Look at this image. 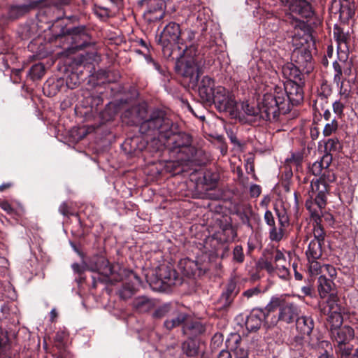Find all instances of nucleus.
<instances>
[{
  "label": "nucleus",
  "instance_id": "473e14b6",
  "mask_svg": "<svg viewBox=\"0 0 358 358\" xmlns=\"http://www.w3.org/2000/svg\"><path fill=\"white\" fill-rule=\"evenodd\" d=\"M236 231L231 225L226 224L222 229L220 240L224 242H231L236 237Z\"/></svg>",
  "mask_w": 358,
  "mask_h": 358
},
{
  "label": "nucleus",
  "instance_id": "f8f14e48",
  "mask_svg": "<svg viewBox=\"0 0 358 358\" xmlns=\"http://www.w3.org/2000/svg\"><path fill=\"white\" fill-rule=\"evenodd\" d=\"M157 275L159 280L164 285L173 286L180 282L176 270L169 266H160L157 271Z\"/></svg>",
  "mask_w": 358,
  "mask_h": 358
},
{
  "label": "nucleus",
  "instance_id": "5fc2aeb1",
  "mask_svg": "<svg viewBox=\"0 0 358 358\" xmlns=\"http://www.w3.org/2000/svg\"><path fill=\"white\" fill-rule=\"evenodd\" d=\"M259 293V289L258 288H252L249 289L244 292L243 295L247 298H250L255 295H257Z\"/></svg>",
  "mask_w": 358,
  "mask_h": 358
},
{
  "label": "nucleus",
  "instance_id": "69168bd1",
  "mask_svg": "<svg viewBox=\"0 0 358 358\" xmlns=\"http://www.w3.org/2000/svg\"><path fill=\"white\" fill-rule=\"evenodd\" d=\"M11 311H12V313L14 314L16 316L17 321L18 322H19V320H18V315L20 314L19 309L17 308V307L16 306H15L13 308L11 307Z\"/></svg>",
  "mask_w": 358,
  "mask_h": 358
},
{
  "label": "nucleus",
  "instance_id": "b1692460",
  "mask_svg": "<svg viewBox=\"0 0 358 358\" xmlns=\"http://www.w3.org/2000/svg\"><path fill=\"white\" fill-rule=\"evenodd\" d=\"M206 330L204 325L199 321H188L182 327V332L185 335L196 336L203 334Z\"/></svg>",
  "mask_w": 358,
  "mask_h": 358
},
{
  "label": "nucleus",
  "instance_id": "864d4df0",
  "mask_svg": "<svg viewBox=\"0 0 358 358\" xmlns=\"http://www.w3.org/2000/svg\"><path fill=\"white\" fill-rule=\"evenodd\" d=\"M314 239L318 240L321 243L324 240V235L322 229L320 227H317L314 229Z\"/></svg>",
  "mask_w": 358,
  "mask_h": 358
},
{
  "label": "nucleus",
  "instance_id": "39448f33",
  "mask_svg": "<svg viewBox=\"0 0 358 358\" xmlns=\"http://www.w3.org/2000/svg\"><path fill=\"white\" fill-rule=\"evenodd\" d=\"M281 2L289 9L285 22L294 29L293 31H299L301 28L308 30L306 24L299 17L308 18L313 15L310 5L305 0H281Z\"/></svg>",
  "mask_w": 358,
  "mask_h": 358
},
{
  "label": "nucleus",
  "instance_id": "09e8293b",
  "mask_svg": "<svg viewBox=\"0 0 358 358\" xmlns=\"http://www.w3.org/2000/svg\"><path fill=\"white\" fill-rule=\"evenodd\" d=\"M266 223L271 227L275 226V220L273 213L270 210H266L264 216Z\"/></svg>",
  "mask_w": 358,
  "mask_h": 358
},
{
  "label": "nucleus",
  "instance_id": "f03ea898",
  "mask_svg": "<svg viewBox=\"0 0 358 358\" xmlns=\"http://www.w3.org/2000/svg\"><path fill=\"white\" fill-rule=\"evenodd\" d=\"M303 80L287 82L285 89L275 87L273 93L264 94L261 106L263 117L276 119L279 113L290 110L289 103L299 104L303 99Z\"/></svg>",
  "mask_w": 358,
  "mask_h": 358
},
{
  "label": "nucleus",
  "instance_id": "e433bc0d",
  "mask_svg": "<svg viewBox=\"0 0 358 358\" xmlns=\"http://www.w3.org/2000/svg\"><path fill=\"white\" fill-rule=\"evenodd\" d=\"M229 286L220 296V302L224 306H229L234 299L233 288Z\"/></svg>",
  "mask_w": 358,
  "mask_h": 358
},
{
  "label": "nucleus",
  "instance_id": "bf43d9fd",
  "mask_svg": "<svg viewBox=\"0 0 358 358\" xmlns=\"http://www.w3.org/2000/svg\"><path fill=\"white\" fill-rule=\"evenodd\" d=\"M59 211L63 215H67V213H68L67 205L65 203H63L62 204H61L59 208Z\"/></svg>",
  "mask_w": 358,
  "mask_h": 358
},
{
  "label": "nucleus",
  "instance_id": "de8ad7c7",
  "mask_svg": "<svg viewBox=\"0 0 358 358\" xmlns=\"http://www.w3.org/2000/svg\"><path fill=\"white\" fill-rule=\"evenodd\" d=\"M341 358H358L357 350L352 352L351 348H347L343 350Z\"/></svg>",
  "mask_w": 358,
  "mask_h": 358
},
{
  "label": "nucleus",
  "instance_id": "4468645a",
  "mask_svg": "<svg viewBox=\"0 0 358 358\" xmlns=\"http://www.w3.org/2000/svg\"><path fill=\"white\" fill-rule=\"evenodd\" d=\"M215 87L213 78L209 76L203 77L199 87V94L203 102L206 103L210 101L215 91Z\"/></svg>",
  "mask_w": 358,
  "mask_h": 358
},
{
  "label": "nucleus",
  "instance_id": "6ab92c4d",
  "mask_svg": "<svg viewBox=\"0 0 358 358\" xmlns=\"http://www.w3.org/2000/svg\"><path fill=\"white\" fill-rule=\"evenodd\" d=\"M263 103V100L258 104L257 108H255L252 106H250L247 102H243L241 104V108H239L238 106H237V111L241 112V116L240 117H234V118H241V117H243L244 115H246L248 116H254V117H259V118L264 120H272L273 119H266L263 117V113L261 110V106Z\"/></svg>",
  "mask_w": 358,
  "mask_h": 358
},
{
  "label": "nucleus",
  "instance_id": "6e6552de",
  "mask_svg": "<svg viewBox=\"0 0 358 358\" xmlns=\"http://www.w3.org/2000/svg\"><path fill=\"white\" fill-rule=\"evenodd\" d=\"M203 58L201 56H196L178 60L175 69L178 74L189 78L191 83H196L200 75L203 73Z\"/></svg>",
  "mask_w": 358,
  "mask_h": 358
},
{
  "label": "nucleus",
  "instance_id": "58836bf2",
  "mask_svg": "<svg viewBox=\"0 0 358 358\" xmlns=\"http://www.w3.org/2000/svg\"><path fill=\"white\" fill-rule=\"evenodd\" d=\"M80 83L78 73L71 72L69 76L66 81V86L69 88H76Z\"/></svg>",
  "mask_w": 358,
  "mask_h": 358
},
{
  "label": "nucleus",
  "instance_id": "052dcab7",
  "mask_svg": "<svg viewBox=\"0 0 358 358\" xmlns=\"http://www.w3.org/2000/svg\"><path fill=\"white\" fill-rule=\"evenodd\" d=\"M245 169L248 173H252L254 171V166L252 162H250V159H248L247 160V163L245 164Z\"/></svg>",
  "mask_w": 358,
  "mask_h": 358
},
{
  "label": "nucleus",
  "instance_id": "72a5a7b5",
  "mask_svg": "<svg viewBox=\"0 0 358 358\" xmlns=\"http://www.w3.org/2000/svg\"><path fill=\"white\" fill-rule=\"evenodd\" d=\"M144 58L148 65H150L159 74L166 76L167 73L166 68L162 67L159 63L155 60L150 55L144 54Z\"/></svg>",
  "mask_w": 358,
  "mask_h": 358
},
{
  "label": "nucleus",
  "instance_id": "aec40b11",
  "mask_svg": "<svg viewBox=\"0 0 358 358\" xmlns=\"http://www.w3.org/2000/svg\"><path fill=\"white\" fill-rule=\"evenodd\" d=\"M298 307L293 303H286L280 309L279 319L287 322L291 323L298 318Z\"/></svg>",
  "mask_w": 358,
  "mask_h": 358
},
{
  "label": "nucleus",
  "instance_id": "774afa93",
  "mask_svg": "<svg viewBox=\"0 0 358 358\" xmlns=\"http://www.w3.org/2000/svg\"><path fill=\"white\" fill-rule=\"evenodd\" d=\"M302 292L306 295H310V294H311V288L310 287H303L302 288Z\"/></svg>",
  "mask_w": 358,
  "mask_h": 358
},
{
  "label": "nucleus",
  "instance_id": "e2e57ef3",
  "mask_svg": "<svg viewBox=\"0 0 358 358\" xmlns=\"http://www.w3.org/2000/svg\"><path fill=\"white\" fill-rule=\"evenodd\" d=\"M319 131L316 127L312 128L310 130V134L313 138H316L318 136Z\"/></svg>",
  "mask_w": 358,
  "mask_h": 358
},
{
  "label": "nucleus",
  "instance_id": "bb28decb",
  "mask_svg": "<svg viewBox=\"0 0 358 358\" xmlns=\"http://www.w3.org/2000/svg\"><path fill=\"white\" fill-rule=\"evenodd\" d=\"M355 332L352 327L344 325L337 330V343L338 345L348 343L354 338Z\"/></svg>",
  "mask_w": 358,
  "mask_h": 358
},
{
  "label": "nucleus",
  "instance_id": "ea45409f",
  "mask_svg": "<svg viewBox=\"0 0 358 358\" xmlns=\"http://www.w3.org/2000/svg\"><path fill=\"white\" fill-rule=\"evenodd\" d=\"M245 259L243 249L241 245H236L233 250V260L237 263H243Z\"/></svg>",
  "mask_w": 358,
  "mask_h": 358
},
{
  "label": "nucleus",
  "instance_id": "6e6d98bb",
  "mask_svg": "<svg viewBox=\"0 0 358 358\" xmlns=\"http://www.w3.org/2000/svg\"><path fill=\"white\" fill-rule=\"evenodd\" d=\"M0 206L4 211L7 212L9 214L12 213L13 211V208L11 207L10 203L7 201L1 202Z\"/></svg>",
  "mask_w": 358,
  "mask_h": 358
},
{
  "label": "nucleus",
  "instance_id": "412c9836",
  "mask_svg": "<svg viewBox=\"0 0 358 358\" xmlns=\"http://www.w3.org/2000/svg\"><path fill=\"white\" fill-rule=\"evenodd\" d=\"M72 39L74 41V44L71 47L68 48L64 54L66 56L72 54L75 50L82 49L87 45L85 42L80 43V39H83L87 37V35L84 33L83 30L80 28H74L72 31Z\"/></svg>",
  "mask_w": 358,
  "mask_h": 358
},
{
  "label": "nucleus",
  "instance_id": "680f3d73",
  "mask_svg": "<svg viewBox=\"0 0 358 358\" xmlns=\"http://www.w3.org/2000/svg\"><path fill=\"white\" fill-rule=\"evenodd\" d=\"M312 204H313V203L311 201H306V208L310 210V212L312 213V214H314V213H317L316 212V210H312L311 208H312Z\"/></svg>",
  "mask_w": 358,
  "mask_h": 358
},
{
  "label": "nucleus",
  "instance_id": "ddd939ff",
  "mask_svg": "<svg viewBox=\"0 0 358 358\" xmlns=\"http://www.w3.org/2000/svg\"><path fill=\"white\" fill-rule=\"evenodd\" d=\"M171 315V317L166 319L164 322V327L169 331L180 325L183 327L188 319H190L189 314L178 311L176 308L173 309Z\"/></svg>",
  "mask_w": 358,
  "mask_h": 358
},
{
  "label": "nucleus",
  "instance_id": "9b49d317",
  "mask_svg": "<svg viewBox=\"0 0 358 358\" xmlns=\"http://www.w3.org/2000/svg\"><path fill=\"white\" fill-rule=\"evenodd\" d=\"M127 278V282L124 284L123 287L120 290V296L123 299L131 297L141 285L140 278L133 271H128Z\"/></svg>",
  "mask_w": 358,
  "mask_h": 358
},
{
  "label": "nucleus",
  "instance_id": "4be33fe9",
  "mask_svg": "<svg viewBox=\"0 0 358 358\" xmlns=\"http://www.w3.org/2000/svg\"><path fill=\"white\" fill-rule=\"evenodd\" d=\"M27 3L15 6L11 8V13L15 14L16 17L23 15L32 9L39 8L43 5L45 0H25Z\"/></svg>",
  "mask_w": 358,
  "mask_h": 358
},
{
  "label": "nucleus",
  "instance_id": "4c0bfd02",
  "mask_svg": "<svg viewBox=\"0 0 358 358\" xmlns=\"http://www.w3.org/2000/svg\"><path fill=\"white\" fill-rule=\"evenodd\" d=\"M30 73L34 79H40L45 73V68L41 64H35L31 68Z\"/></svg>",
  "mask_w": 358,
  "mask_h": 358
},
{
  "label": "nucleus",
  "instance_id": "cd10ccee",
  "mask_svg": "<svg viewBox=\"0 0 358 358\" xmlns=\"http://www.w3.org/2000/svg\"><path fill=\"white\" fill-rule=\"evenodd\" d=\"M339 17L343 22H347L354 14L353 6L348 0H342L340 3Z\"/></svg>",
  "mask_w": 358,
  "mask_h": 358
},
{
  "label": "nucleus",
  "instance_id": "1a4fd4ad",
  "mask_svg": "<svg viewBox=\"0 0 358 358\" xmlns=\"http://www.w3.org/2000/svg\"><path fill=\"white\" fill-rule=\"evenodd\" d=\"M182 34L184 35L185 32H181L180 25L176 22H170L164 28L157 41L165 57H169L172 55L173 48L179 43Z\"/></svg>",
  "mask_w": 358,
  "mask_h": 358
},
{
  "label": "nucleus",
  "instance_id": "c85d7f7f",
  "mask_svg": "<svg viewBox=\"0 0 358 358\" xmlns=\"http://www.w3.org/2000/svg\"><path fill=\"white\" fill-rule=\"evenodd\" d=\"M322 243L317 239L312 240L306 250L308 259H317L322 255Z\"/></svg>",
  "mask_w": 358,
  "mask_h": 358
},
{
  "label": "nucleus",
  "instance_id": "79ce46f5",
  "mask_svg": "<svg viewBox=\"0 0 358 358\" xmlns=\"http://www.w3.org/2000/svg\"><path fill=\"white\" fill-rule=\"evenodd\" d=\"M309 263V271L311 275H318L322 273L323 268L321 267L319 262L316 259H308Z\"/></svg>",
  "mask_w": 358,
  "mask_h": 358
},
{
  "label": "nucleus",
  "instance_id": "dca6fc26",
  "mask_svg": "<svg viewBox=\"0 0 358 358\" xmlns=\"http://www.w3.org/2000/svg\"><path fill=\"white\" fill-rule=\"evenodd\" d=\"M299 65L293 63H287L282 68L283 76L288 80L287 82H301L303 80Z\"/></svg>",
  "mask_w": 358,
  "mask_h": 358
},
{
  "label": "nucleus",
  "instance_id": "603ef678",
  "mask_svg": "<svg viewBox=\"0 0 358 358\" xmlns=\"http://www.w3.org/2000/svg\"><path fill=\"white\" fill-rule=\"evenodd\" d=\"M250 194L253 197H257L261 194V187L258 185H252L250 188Z\"/></svg>",
  "mask_w": 358,
  "mask_h": 358
},
{
  "label": "nucleus",
  "instance_id": "c756f323",
  "mask_svg": "<svg viewBox=\"0 0 358 358\" xmlns=\"http://www.w3.org/2000/svg\"><path fill=\"white\" fill-rule=\"evenodd\" d=\"M182 352L188 357H194L199 354V345L197 341L188 339L182 345Z\"/></svg>",
  "mask_w": 358,
  "mask_h": 358
},
{
  "label": "nucleus",
  "instance_id": "5701e85b",
  "mask_svg": "<svg viewBox=\"0 0 358 358\" xmlns=\"http://www.w3.org/2000/svg\"><path fill=\"white\" fill-rule=\"evenodd\" d=\"M132 306L137 312L146 313L155 306V302L147 296H141L134 299Z\"/></svg>",
  "mask_w": 358,
  "mask_h": 358
},
{
  "label": "nucleus",
  "instance_id": "8fccbe9b",
  "mask_svg": "<svg viewBox=\"0 0 358 358\" xmlns=\"http://www.w3.org/2000/svg\"><path fill=\"white\" fill-rule=\"evenodd\" d=\"M335 120H332L331 124H327L323 129V134L324 136H329L334 131H336V125H334Z\"/></svg>",
  "mask_w": 358,
  "mask_h": 358
},
{
  "label": "nucleus",
  "instance_id": "2f4dec72",
  "mask_svg": "<svg viewBox=\"0 0 358 358\" xmlns=\"http://www.w3.org/2000/svg\"><path fill=\"white\" fill-rule=\"evenodd\" d=\"M175 308L170 303H166L157 307L152 313V317L161 319L170 315Z\"/></svg>",
  "mask_w": 358,
  "mask_h": 358
},
{
  "label": "nucleus",
  "instance_id": "f704fd0d",
  "mask_svg": "<svg viewBox=\"0 0 358 358\" xmlns=\"http://www.w3.org/2000/svg\"><path fill=\"white\" fill-rule=\"evenodd\" d=\"M303 155L301 152H292L290 157L286 159L285 162L290 166H299L303 161Z\"/></svg>",
  "mask_w": 358,
  "mask_h": 358
},
{
  "label": "nucleus",
  "instance_id": "4d7b16f0",
  "mask_svg": "<svg viewBox=\"0 0 358 358\" xmlns=\"http://www.w3.org/2000/svg\"><path fill=\"white\" fill-rule=\"evenodd\" d=\"M292 268H293V270L294 271V277H295V279L297 280H301L302 278H303V275L298 272L297 271V264L296 262H294L292 264Z\"/></svg>",
  "mask_w": 358,
  "mask_h": 358
},
{
  "label": "nucleus",
  "instance_id": "a211bd4d",
  "mask_svg": "<svg viewBox=\"0 0 358 358\" xmlns=\"http://www.w3.org/2000/svg\"><path fill=\"white\" fill-rule=\"evenodd\" d=\"M337 56L340 60L345 61L348 58V47L347 41L348 34L337 27Z\"/></svg>",
  "mask_w": 358,
  "mask_h": 358
},
{
  "label": "nucleus",
  "instance_id": "338daca9",
  "mask_svg": "<svg viewBox=\"0 0 358 358\" xmlns=\"http://www.w3.org/2000/svg\"><path fill=\"white\" fill-rule=\"evenodd\" d=\"M333 52H334V48H333V45H331L328 47V49H327V56L329 57H332L333 56Z\"/></svg>",
  "mask_w": 358,
  "mask_h": 358
},
{
  "label": "nucleus",
  "instance_id": "3c124183",
  "mask_svg": "<svg viewBox=\"0 0 358 358\" xmlns=\"http://www.w3.org/2000/svg\"><path fill=\"white\" fill-rule=\"evenodd\" d=\"M325 273H327L329 275V276L330 277V278L332 279V278L334 275H336V268L331 265L325 264L323 266L322 273L325 274Z\"/></svg>",
  "mask_w": 358,
  "mask_h": 358
},
{
  "label": "nucleus",
  "instance_id": "20e7f679",
  "mask_svg": "<svg viewBox=\"0 0 358 358\" xmlns=\"http://www.w3.org/2000/svg\"><path fill=\"white\" fill-rule=\"evenodd\" d=\"M292 43L294 47L292 58L295 63L302 67L306 73H310L313 66L312 64V54L310 47L314 45V41L308 30L299 29L291 34Z\"/></svg>",
  "mask_w": 358,
  "mask_h": 358
},
{
  "label": "nucleus",
  "instance_id": "0eeeda50",
  "mask_svg": "<svg viewBox=\"0 0 358 358\" xmlns=\"http://www.w3.org/2000/svg\"><path fill=\"white\" fill-rule=\"evenodd\" d=\"M215 90L210 101L206 103H213L220 113L227 112L231 117H240L241 113L237 111V104L234 95L222 86H217Z\"/></svg>",
  "mask_w": 358,
  "mask_h": 358
},
{
  "label": "nucleus",
  "instance_id": "c9c22d12",
  "mask_svg": "<svg viewBox=\"0 0 358 358\" xmlns=\"http://www.w3.org/2000/svg\"><path fill=\"white\" fill-rule=\"evenodd\" d=\"M258 266L260 269L266 270L269 274H273L275 272V266H273L271 260L267 257L260 259L258 262Z\"/></svg>",
  "mask_w": 358,
  "mask_h": 358
},
{
  "label": "nucleus",
  "instance_id": "0e129e2a",
  "mask_svg": "<svg viewBox=\"0 0 358 358\" xmlns=\"http://www.w3.org/2000/svg\"><path fill=\"white\" fill-rule=\"evenodd\" d=\"M64 81L62 80H57L56 82L52 83V87L57 90H59V87L63 84Z\"/></svg>",
  "mask_w": 358,
  "mask_h": 358
},
{
  "label": "nucleus",
  "instance_id": "423d86ee",
  "mask_svg": "<svg viewBox=\"0 0 358 358\" xmlns=\"http://www.w3.org/2000/svg\"><path fill=\"white\" fill-rule=\"evenodd\" d=\"M318 292L322 299H327L325 305L322 308V312L327 316V320L332 323L331 330L332 331L336 317V294L334 293L335 284L334 280L322 274L318 278Z\"/></svg>",
  "mask_w": 358,
  "mask_h": 358
},
{
  "label": "nucleus",
  "instance_id": "f3484780",
  "mask_svg": "<svg viewBox=\"0 0 358 358\" xmlns=\"http://www.w3.org/2000/svg\"><path fill=\"white\" fill-rule=\"evenodd\" d=\"M265 319V314L260 310H253L245 320V327L249 331L259 329L262 321Z\"/></svg>",
  "mask_w": 358,
  "mask_h": 358
},
{
  "label": "nucleus",
  "instance_id": "a878e982",
  "mask_svg": "<svg viewBox=\"0 0 358 358\" xmlns=\"http://www.w3.org/2000/svg\"><path fill=\"white\" fill-rule=\"evenodd\" d=\"M130 115L133 122H137L143 120L141 124L145 122L146 117L147 108L145 104L137 105L131 107L125 113V115ZM147 120H145L146 121Z\"/></svg>",
  "mask_w": 358,
  "mask_h": 358
},
{
  "label": "nucleus",
  "instance_id": "2eb2a0df",
  "mask_svg": "<svg viewBox=\"0 0 358 358\" xmlns=\"http://www.w3.org/2000/svg\"><path fill=\"white\" fill-rule=\"evenodd\" d=\"M178 268L187 277L194 275L197 271L202 269L201 264L200 263L188 257L180 260L178 263Z\"/></svg>",
  "mask_w": 358,
  "mask_h": 358
},
{
  "label": "nucleus",
  "instance_id": "a19ab883",
  "mask_svg": "<svg viewBox=\"0 0 358 358\" xmlns=\"http://www.w3.org/2000/svg\"><path fill=\"white\" fill-rule=\"evenodd\" d=\"M275 213L278 218L279 224L281 227H285L289 223V218L287 212L284 208L279 209L275 208Z\"/></svg>",
  "mask_w": 358,
  "mask_h": 358
},
{
  "label": "nucleus",
  "instance_id": "7c9ffc66",
  "mask_svg": "<svg viewBox=\"0 0 358 358\" xmlns=\"http://www.w3.org/2000/svg\"><path fill=\"white\" fill-rule=\"evenodd\" d=\"M235 347L234 348V353L236 358H248V350L245 345H242L241 338L239 335L233 336Z\"/></svg>",
  "mask_w": 358,
  "mask_h": 358
},
{
  "label": "nucleus",
  "instance_id": "49530a36",
  "mask_svg": "<svg viewBox=\"0 0 358 358\" xmlns=\"http://www.w3.org/2000/svg\"><path fill=\"white\" fill-rule=\"evenodd\" d=\"M272 258L273 259V261L275 263V265L277 264H280L281 262H285V257L284 254L279 250H276L273 254H272Z\"/></svg>",
  "mask_w": 358,
  "mask_h": 358
},
{
  "label": "nucleus",
  "instance_id": "9d476101",
  "mask_svg": "<svg viewBox=\"0 0 358 358\" xmlns=\"http://www.w3.org/2000/svg\"><path fill=\"white\" fill-rule=\"evenodd\" d=\"M87 267L88 270L96 272L103 277H109L115 272V268L111 266L108 259L102 256H95L91 258Z\"/></svg>",
  "mask_w": 358,
  "mask_h": 358
},
{
  "label": "nucleus",
  "instance_id": "7ed1b4c3",
  "mask_svg": "<svg viewBox=\"0 0 358 358\" xmlns=\"http://www.w3.org/2000/svg\"><path fill=\"white\" fill-rule=\"evenodd\" d=\"M325 153L320 161L315 162L310 167V172L317 176L322 175L320 179L313 180L310 183V190L308 192L310 199H315V204L321 210L327 201V183L336 180V174L331 168L333 155L336 151L335 141L329 139L325 143Z\"/></svg>",
  "mask_w": 358,
  "mask_h": 358
},
{
  "label": "nucleus",
  "instance_id": "f257e3e1",
  "mask_svg": "<svg viewBox=\"0 0 358 358\" xmlns=\"http://www.w3.org/2000/svg\"><path fill=\"white\" fill-rule=\"evenodd\" d=\"M139 130L142 134L152 138L157 137L164 144L166 141L172 140L171 152L184 155L180 157L181 160H189L194 155V148L191 146L190 136L178 131V125L166 117L162 110H153L148 120L141 124Z\"/></svg>",
  "mask_w": 358,
  "mask_h": 358
},
{
  "label": "nucleus",
  "instance_id": "a18cd8bd",
  "mask_svg": "<svg viewBox=\"0 0 358 358\" xmlns=\"http://www.w3.org/2000/svg\"><path fill=\"white\" fill-rule=\"evenodd\" d=\"M283 236L282 229L281 228L277 229L273 226L270 229L269 237L272 241H279Z\"/></svg>",
  "mask_w": 358,
  "mask_h": 358
},
{
  "label": "nucleus",
  "instance_id": "c03bdc74",
  "mask_svg": "<svg viewBox=\"0 0 358 358\" xmlns=\"http://www.w3.org/2000/svg\"><path fill=\"white\" fill-rule=\"evenodd\" d=\"M286 303H285L283 299L280 297H273L268 304L267 308L268 310H273L276 308H281L282 306H285Z\"/></svg>",
  "mask_w": 358,
  "mask_h": 358
},
{
  "label": "nucleus",
  "instance_id": "393cba45",
  "mask_svg": "<svg viewBox=\"0 0 358 358\" xmlns=\"http://www.w3.org/2000/svg\"><path fill=\"white\" fill-rule=\"evenodd\" d=\"M296 326L301 334L309 336L314 328V322L310 317L301 316L296 319Z\"/></svg>",
  "mask_w": 358,
  "mask_h": 358
},
{
  "label": "nucleus",
  "instance_id": "37998d69",
  "mask_svg": "<svg viewBox=\"0 0 358 358\" xmlns=\"http://www.w3.org/2000/svg\"><path fill=\"white\" fill-rule=\"evenodd\" d=\"M275 268L279 278L284 280L288 279L289 276V271L285 266L277 264Z\"/></svg>",
  "mask_w": 358,
  "mask_h": 358
},
{
  "label": "nucleus",
  "instance_id": "13d9d810",
  "mask_svg": "<svg viewBox=\"0 0 358 358\" xmlns=\"http://www.w3.org/2000/svg\"><path fill=\"white\" fill-rule=\"evenodd\" d=\"M217 358H231V355L228 350H222L219 353Z\"/></svg>",
  "mask_w": 358,
  "mask_h": 358
}]
</instances>
